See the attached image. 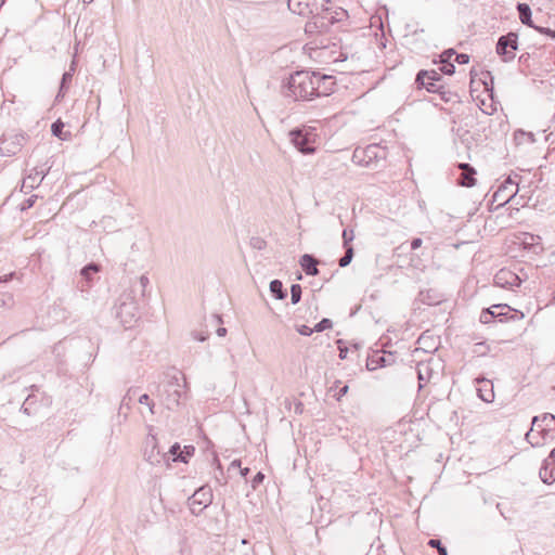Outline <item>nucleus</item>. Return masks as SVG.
I'll list each match as a JSON object with an SVG mask.
<instances>
[{
	"label": "nucleus",
	"instance_id": "5",
	"mask_svg": "<svg viewBox=\"0 0 555 555\" xmlns=\"http://www.w3.org/2000/svg\"><path fill=\"white\" fill-rule=\"evenodd\" d=\"M291 142L294 146L302 154H312L315 149L313 146L315 142V129L312 127H298L289 131L288 133Z\"/></svg>",
	"mask_w": 555,
	"mask_h": 555
},
{
	"label": "nucleus",
	"instance_id": "7",
	"mask_svg": "<svg viewBox=\"0 0 555 555\" xmlns=\"http://www.w3.org/2000/svg\"><path fill=\"white\" fill-rule=\"evenodd\" d=\"M518 49V36L516 33H508L499 37L495 51L503 62H511L515 59V51Z\"/></svg>",
	"mask_w": 555,
	"mask_h": 555
},
{
	"label": "nucleus",
	"instance_id": "6",
	"mask_svg": "<svg viewBox=\"0 0 555 555\" xmlns=\"http://www.w3.org/2000/svg\"><path fill=\"white\" fill-rule=\"evenodd\" d=\"M314 12L311 13L314 17L322 21L323 26L328 30L332 25L340 22L347 12L343 9H334L333 7L326 5V3L313 2Z\"/></svg>",
	"mask_w": 555,
	"mask_h": 555
},
{
	"label": "nucleus",
	"instance_id": "57",
	"mask_svg": "<svg viewBox=\"0 0 555 555\" xmlns=\"http://www.w3.org/2000/svg\"><path fill=\"white\" fill-rule=\"evenodd\" d=\"M241 460L232 461L231 464L229 465L228 470H231L232 468H241Z\"/></svg>",
	"mask_w": 555,
	"mask_h": 555
},
{
	"label": "nucleus",
	"instance_id": "24",
	"mask_svg": "<svg viewBox=\"0 0 555 555\" xmlns=\"http://www.w3.org/2000/svg\"><path fill=\"white\" fill-rule=\"evenodd\" d=\"M551 464V462L545 460L539 472L541 480L546 485H552L555 481V472L553 468H550Z\"/></svg>",
	"mask_w": 555,
	"mask_h": 555
},
{
	"label": "nucleus",
	"instance_id": "18",
	"mask_svg": "<svg viewBox=\"0 0 555 555\" xmlns=\"http://www.w3.org/2000/svg\"><path fill=\"white\" fill-rule=\"evenodd\" d=\"M476 383L479 385L478 397L487 403L492 402L494 400L493 384L486 378H476Z\"/></svg>",
	"mask_w": 555,
	"mask_h": 555
},
{
	"label": "nucleus",
	"instance_id": "17",
	"mask_svg": "<svg viewBox=\"0 0 555 555\" xmlns=\"http://www.w3.org/2000/svg\"><path fill=\"white\" fill-rule=\"evenodd\" d=\"M457 167L462 170L457 181L462 186L470 188L476 184V170L467 163H460Z\"/></svg>",
	"mask_w": 555,
	"mask_h": 555
},
{
	"label": "nucleus",
	"instance_id": "25",
	"mask_svg": "<svg viewBox=\"0 0 555 555\" xmlns=\"http://www.w3.org/2000/svg\"><path fill=\"white\" fill-rule=\"evenodd\" d=\"M167 454V460H165L164 462L168 463L170 457L173 462H182V463H186V456L183 455V452L181 450V447L178 442L173 443L169 451L166 452Z\"/></svg>",
	"mask_w": 555,
	"mask_h": 555
},
{
	"label": "nucleus",
	"instance_id": "54",
	"mask_svg": "<svg viewBox=\"0 0 555 555\" xmlns=\"http://www.w3.org/2000/svg\"><path fill=\"white\" fill-rule=\"evenodd\" d=\"M314 20H315V23H317V28H318V30H319V33H320V34H323V33L328 31V30L325 28V26H323L322 21H321L320 18L314 17Z\"/></svg>",
	"mask_w": 555,
	"mask_h": 555
},
{
	"label": "nucleus",
	"instance_id": "55",
	"mask_svg": "<svg viewBox=\"0 0 555 555\" xmlns=\"http://www.w3.org/2000/svg\"><path fill=\"white\" fill-rule=\"evenodd\" d=\"M528 135L531 141H533V135L531 133H526L522 130H518L515 132V139L518 140L519 137Z\"/></svg>",
	"mask_w": 555,
	"mask_h": 555
},
{
	"label": "nucleus",
	"instance_id": "30",
	"mask_svg": "<svg viewBox=\"0 0 555 555\" xmlns=\"http://www.w3.org/2000/svg\"><path fill=\"white\" fill-rule=\"evenodd\" d=\"M149 284H150L149 278L145 274H143L139 278L138 282L135 284H133L132 291L130 293L132 294L137 291H140L141 296L145 297V293H146V288H147Z\"/></svg>",
	"mask_w": 555,
	"mask_h": 555
},
{
	"label": "nucleus",
	"instance_id": "10",
	"mask_svg": "<svg viewBox=\"0 0 555 555\" xmlns=\"http://www.w3.org/2000/svg\"><path fill=\"white\" fill-rule=\"evenodd\" d=\"M144 457L152 465H158L168 459L166 452L159 449L156 437L151 433L145 440Z\"/></svg>",
	"mask_w": 555,
	"mask_h": 555
},
{
	"label": "nucleus",
	"instance_id": "20",
	"mask_svg": "<svg viewBox=\"0 0 555 555\" xmlns=\"http://www.w3.org/2000/svg\"><path fill=\"white\" fill-rule=\"evenodd\" d=\"M287 7L293 13L299 15L314 12L313 2L310 3L308 0H288Z\"/></svg>",
	"mask_w": 555,
	"mask_h": 555
},
{
	"label": "nucleus",
	"instance_id": "37",
	"mask_svg": "<svg viewBox=\"0 0 555 555\" xmlns=\"http://www.w3.org/2000/svg\"><path fill=\"white\" fill-rule=\"evenodd\" d=\"M429 373H430V367L428 364H418L417 365V374H418V379L420 380H428L429 379Z\"/></svg>",
	"mask_w": 555,
	"mask_h": 555
},
{
	"label": "nucleus",
	"instance_id": "1",
	"mask_svg": "<svg viewBox=\"0 0 555 555\" xmlns=\"http://www.w3.org/2000/svg\"><path fill=\"white\" fill-rule=\"evenodd\" d=\"M321 82L332 83V76L308 70L296 72L284 82V94L295 101H310L327 95L331 88L321 89Z\"/></svg>",
	"mask_w": 555,
	"mask_h": 555
},
{
	"label": "nucleus",
	"instance_id": "64",
	"mask_svg": "<svg viewBox=\"0 0 555 555\" xmlns=\"http://www.w3.org/2000/svg\"><path fill=\"white\" fill-rule=\"evenodd\" d=\"M555 459V448L551 451L548 457L546 459L548 462L553 461Z\"/></svg>",
	"mask_w": 555,
	"mask_h": 555
},
{
	"label": "nucleus",
	"instance_id": "41",
	"mask_svg": "<svg viewBox=\"0 0 555 555\" xmlns=\"http://www.w3.org/2000/svg\"><path fill=\"white\" fill-rule=\"evenodd\" d=\"M441 73L444 75H453L455 72V66L452 62H441V66L439 68Z\"/></svg>",
	"mask_w": 555,
	"mask_h": 555
},
{
	"label": "nucleus",
	"instance_id": "27",
	"mask_svg": "<svg viewBox=\"0 0 555 555\" xmlns=\"http://www.w3.org/2000/svg\"><path fill=\"white\" fill-rule=\"evenodd\" d=\"M270 292L276 299H284L287 296L286 289L280 280H273L270 282Z\"/></svg>",
	"mask_w": 555,
	"mask_h": 555
},
{
	"label": "nucleus",
	"instance_id": "28",
	"mask_svg": "<svg viewBox=\"0 0 555 555\" xmlns=\"http://www.w3.org/2000/svg\"><path fill=\"white\" fill-rule=\"evenodd\" d=\"M529 241L526 238L524 241V245L526 248H532L535 254H539L543 250L542 245L540 244L541 237L532 234L528 235Z\"/></svg>",
	"mask_w": 555,
	"mask_h": 555
},
{
	"label": "nucleus",
	"instance_id": "49",
	"mask_svg": "<svg viewBox=\"0 0 555 555\" xmlns=\"http://www.w3.org/2000/svg\"><path fill=\"white\" fill-rule=\"evenodd\" d=\"M250 244L254 248L262 249L266 245V242L260 237H253Z\"/></svg>",
	"mask_w": 555,
	"mask_h": 555
},
{
	"label": "nucleus",
	"instance_id": "29",
	"mask_svg": "<svg viewBox=\"0 0 555 555\" xmlns=\"http://www.w3.org/2000/svg\"><path fill=\"white\" fill-rule=\"evenodd\" d=\"M72 79H73V74L70 72H65L63 74L62 79H61L60 89H59V92L56 95V100L64 96L65 92L67 91V89L72 82Z\"/></svg>",
	"mask_w": 555,
	"mask_h": 555
},
{
	"label": "nucleus",
	"instance_id": "47",
	"mask_svg": "<svg viewBox=\"0 0 555 555\" xmlns=\"http://www.w3.org/2000/svg\"><path fill=\"white\" fill-rule=\"evenodd\" d=\"M263 479H264V475H263L261 472H258V473L255 475V477L253 478V480H251V488H253L254 490H256V489H257V487H258L260 483H262Z\"/></svg>",
	"mask_w": 555,
	"mask_h": 555
},
{
	"label": "nucleus",
	"instance_id": "45",
	"mask_svg": "<svg viewBox=\"0 0 555 555\" xmlns=\"http://www.w3.org/2000/svg\"><path fill=\"white\" fill-rule=\"evenodd\" d=\"M456 52L454 49H447L440 54V63L441 62H451V59L453 55H455Z\"/></svg>",
	"mask_w": 555,
	"mask_h": 555
},
{
	"label": "nucleus",
	"instance_id": "14",
	"mask_svg": "<svg viewBox=\"0 0 555 555\" xmlns=\"http://www.w3.org/2000/svg\"><path fill=\"white\" fill-rule=\"evenodd\" d=\"M49 170L50 167L46 170L39 169L38 167L33 168L30 173L23 179L22 191L28 193L29 191L38 188L43 178L48 175Z\"/></svg>",
	"mask_w": 555,
	"mask_h": 555
},
{
	"label": "nucleus",
	"instance_id": "23",
	"mask_svg": "<svg viewBox=\"0 0 555 555\" xmlns=\"http://www.w3.org/2000/svg\"><path fill=\"white\" fill-rule=\"evenodd\" d=\"M439 82L440 81H426V83L421 85V89L425 88L428 92L439 93L443 101L449 102L451 100L452 94L450 91H446L444 87Z\"/></svg>",
	"mask_w": 555,
	"mask_h": 555
},
{
	"label": "nucleus",
	"instance_id": "4",
	"mask_svg": "<svg viewBox=\"0 0 555 555\" xmlns=\"http://www.w3.org/2000/svg\"><path fill=\"white\" fill-rule=\"evenodd\" d=\"M138 302L131 293H124L115 307V317L125 328H130L138 320Z\"/></svg>",
	"mask_w": 555,
	"mask_h": 555
},
{
	"label": "nucleus",
	"instance_id": "12",
	"mask_svg": "<svg viewBox=\"0 0 555 555\" xmlns=\"http://www.w3.org/2000/svg\"><path fill=\"white\" fill-rule=\"evenodd\" d=\"M511 311V307L508 305H493L490 308L483 309L480 313V322L483 324L491 323L492 321L499 320L503 321V318Z\"/></svg>",
	"mask_w": 555,
	"mask_h": 555
},
{
	"label": "nucleus",
	"instance_id": "52",
	"mask_svg": "<svg viewBox=\"0 0 555 555\" xmlns=\"http://www.w3.org/2000/svg\"><path fill=\"white\" fill-rule=\"evenodd\" d=\"M194 447L192 446H185L184 449L182 450L183 452V455L186 456V460L193 455L194 453Z\"/></svg>",
	"mask_w": 555,
	"mask_h": 555
},
{
	"label": "nucleus",
	"instance_id": "21",
	"mask_svg": "<svg viewBox=\"0 0 555 555\" xmlns=\"http://www.w3.org/2000/svg\"><path fill=\"white\" fill-rule=\"evenodd\" d=\"M442 77L439 73H437L436 70H425V69H422L417 73L416 75V78H415V85L417 86V88L421 89V85H424L426 83V81H441Z\"/></svg>",
	"mask_w": 555,
	"mask_h": 555
},
{
	"label": "nucleus",
	"instance_id": "56",
	"mask_svg": "<svg viewBox=\"0 0 555 555\" xmlns=\"http://www.w3.org/2000/svg\"><path fill=\"white\" fill-rule=\"evenodd\" d=\"M349 387L347 385L339 388L337 392V399L339 400L343 396H345L348 392Z\"/></svg>",
	"mask_w": 555,
	"mask_h": 555
},
{
	"label": "nucleus",
	"instance_id": "43",
	"mask_svg": "<svg viewBox=\"0 0 555 555\" xmlns=\"http://www.w3.org/2000/svg\"><path fill=\"white\" fill-rule=\"evenodd\" d=\"M139 403L146 404L150 409V412L154 414V403L151 401L150 396L147 393H143L139 398Z\"/></svg>",
	"mask_w": 555,
	"mask_h": 555
},
{
	"label": "nucleus",
	"instance_id": "34",
	"mask_svg": "<svg viewBox=\"0 0 555 555\" xmlns=\"http://www.w3.org/2000/svg\"><path fill=\"white\" fill-rule=\"evenodd\" d=\"M302 289L299 284H293L291 286V301L293 305H296L301 299Z\"/></svg>",
	"mask_w": 555,
	"mask_h": 555
},
{
	"label": "nucleus",
	"instance_id": "31",
	"mask_svg": "<svg viewBox=\"0 0 555 555\" xmlns=\"http://www.w3.org/2000/svg\"><path fill=\"white\" fill-rule=\"evenodd\" d=\"M100 271V264L98 263H94V262H91V263H88L87 266H85L81 271H80V274L87 280V281H91V278L94 273L99 272Z\"/></svg>",
	"mask_w": 555,
	"mask_h": 555
},
{
	"label": "nucleus",
	"instance_id": "51",
	"mask_svg": "<svg viewBox=\"0 0 555 555\" xmlns=\"http://www.w3.org/2000/svg\"><path fill=\"white\" fill-rule=\"evenodd\" d=\"M37 197H38L37 195H31L29 198H27L24 202L22 209H28V208L33 207Z\"/></svg>",
	"mask_w": 555,
	"mask_h": 555
},
{
	"label": "nucleus",
	"instance_id": "40",
	"mask_svg": "<svg viewBox=\"0 0 555 555\" xmlns=\"http://www.w3.org/2000/svg\"><path fill=\"white\" fill-rule=\"evenodd\" d=\"M214 462L217 463V473L215 474V479L219 485L223 486L227 483V480L223 477L221 464L217 457H214Z\"/></svg>",
	"mask_w": 555,
	"mask_h": 555
},
{
	"label": "nucleus",
	"instance_id": "3",
	"mask_svg": "<svg viewBox=\"0 0 555 555\" xmlns=\"http://www.w3.org/2000/svg\"><path fill=\"white\" fill-rule=\"evenodd\" d=\"M386 158V149L370 144L365 147H357L352 154V163L364 168L377 169L379 163Z\"/></svg>",
	"mask_w": 555,
	"mask_h": 555
},
{
	"label": "nucleus",
	"instance_id": "36",
	"mask_svg": "<svg viewBox=\"0 0 555 555\" xmlns=\"http://www.w3.org/2000/svg\"><path fill=\"white\" fill-rule=\"evenodd\" d=\"M427 544L428 546L436 548L438 551V555H448L447 547L439 539H430Z\"/></svg>",
	"mask_w": 555,
	"mask_h": 555
},
{
	"label": "nucleus",
	"instance_id": "58",
	"mask_svg": "<svg viewBox=\"0 0 555 555\" xmlns=\"http://www.w3.org/2000/svg\"><path fill=\"white\" fill-rule=\"evenodd\" d=\"M348 348L347 347H339V358L346 359L347 358Z\"/></svg>",
	"mask_w": 555,
	"mask_h": 555
},
{
	"label": "nucleus",
	"instance_id": "26",
	"mask_svg": "<svg viewBox=\"0 0 555 555\" xmlns=\"http://www.w3.org/2000/svg\"><path fill=\"white\" fill-rule=\"evenodd\" d=\"M21 410L23 411V413H25L28 416L37 413L38 405H37V397L35 393H30L27 396L24 403L22 404Z\"/></svg>",
	"mask_w": 555,
	"mask_h": 555
},
{
	"label": "nucleus",
	"instance_id": "19",
	"mask_svg": "<svg viewBox=\"0 0 555 555\" xmlns=\"http://www.w3.org/2000/svg\"><path fill=\"white\" fill-rule=\"evenodd\" d=\"M299 263L307 275L315 276L319 274V261L314 256L305 254L300 257Z\"/></svg>",
	"mask_w": 555,
	"mask_h": 555
},
{
	"label": "nucleus",
	"instance_id": "13",
	"mask_svg": "<svg viewBox=\"0 0 555 555\" xmlns=\"http://www.w3.org/2000/svg\"><path fill=\"white\" fill-rule=\"evenodd\" d=\"M24 141L23 134H16L11 138L3 137L0 139V154L3 156H12L21 151Z\"/></svg>",
	"mask_w": 555,
	"mask_h": 555
},
{
	"label": "nucleus",
	"instance_id": "33",
	"mask_svg": "<svg viewBox=\"0 0 555 555\" xmlns=\"http://www.w3.org/2000/svg\"><path fill=\"white\" fill-rule=\"evenodd\" d=\"M345 248V255L339 259L338 263L339 267L345 268L347 267L353 258L354 251L352 246L344 247Z\"/></svg>",
	"mask_w": 555,
	"mask_h": 555
},
{
	"label": "nucleus",
	"instance_id": "60",
	"mask_svg": "<svg viewBox=\"0 0 555 555\" xmlns=\"http://www.w3.org/2000/svg\"><path fill=\"white\" fill-rule=\"evenodd\" d=\"M227 334V328L225 327H218L217 328V335L220 336V337H223L225 336Z\"/></svg>",
	"mask_w": 555,
	"mask_h": 555
},
{
	"label": "nucleus",
	"instance_id": "46",
	"mask_svg": "<svg viewBox=\"0 0 555 555\" xmlns=\"http://www.w3.org/2000/svg\"><path fill=\"white\" fill-rule=\"evenodd\" d=\"M535 29L537 31H539L540 34H543V35H546L548 37H551L552 39H555V30L548 28V27H542V26H537L533 28Z\"/></svg>",
	"mask_w": 555,
	"mask_h": 555
},
{
	"label": "nucleus",
	"instance_id": "48",
	"mask_svg": "<svg viewBox=\"0 0 555 555\" xmlns=\"http://www.w3.org/2000/svg\"><path fill=\"white\" fill-rule=\"evenodd\" d=\"M297 332L302 336H310L314 331V327L311 328L307 325H300L297 327Z\"/></svg>",
	"mask_w": 555,
	"mask_h": 555
},
{
	"label": "nucleus",
	"instance_id": "59",
	"mask_svg": "<svg viewBox=\"0 0 555 555\" xmlns=\"http://www.w3.org/2000/svg\"><path fill=\"white\" fill-rule=\"evenodd\" d=\"M334 81L332 80V83L330 82H321V89H324L325 87H330L331 90L328 91V94L333 91Z\"/></svg>",
	"mask_w": 555,
	"mask_h": 555
},
{
	"label": "nucleus",
	"instance_id": "44",
	"mask_svg": "<svg viewBox=\"0 0 555 555\" xmlns=\"http://www.w3.org/2000/svg\"><path fill=\"white\" fill-rule=\"evenodd\" d=\"M488 350H489V347L486 346L485 343H478L475 345L474 352L479 357H483L487 354Z\"/></svg>",
	"mask_w": 555,
	"mask_h": 555
},
{
	"label": "nucleus",
	"instance_id": "63",
	"mask_svg": "<svg viewBox=\"0 0 555 555\" xmlns=\"http://www.w3.org/2000/svg\"><path fill=\"white\" fill-rule=\"evenodd\" d=\"M208 336L206 335H195L194 338L199 340V341H205L207 339Z\"/></svg>",
	"mask_w": 555,
	"mask_h": 555
},
{
	"label": "nucleus",
	"instance_id": "2",
	"mask_svg": "<svg viewBox=\"0 0 555 555\" xmlns=\"http://www.w3.org/2000/svg\"><path fill=\"white\" fill-rule=\"evenodd\" d=\"M555 438V415L544 413L532 418L531 428L526 434V439L531 446H540L541 440H553Z\"/></svg>",
	"mask_w": 555,
	"mask_h": 555
},
{
	"label": "nucleus",
	"instance_id": "50",
	"mask_svg": "<svg viewBox=\"0 0 555 555\" xmlns=\"http://www.w3.org/2000/svg\"><path fill=\"white\" fill-rule=\"evenodd\" d=\"M455 61L459 64H467L469 62V55L466 53H456Z\"/></svg>",
	"mask_w": 555,
	"mask_h": 555
},
{
	"label": "nucleus",
	"instance_id": "38",
	"mask_svg": "<svg viewBox=\"0 0 555 555\" xmlns=\"http://www.w3.org/2000/svg\"><path fill=\"white\" fill-rule=\"evenodd\" d=\"M332 326H333L332 320H330L327 318H323L320 322H318L315 324L314 331L320 333V332H323L325 330L332 328Z\"/></svg>",
	"mask_w": 555,
	"mask_h": 555
},
{
	"label": "nucleus",
	"instance_id": "39",
	"mask_svg": "<svg viewBox=\"0 0 555 555\" xmlns=\"http://www.w3.org/2000/svg\"><path fill=\"white\" fill-rule=\"evenodd\" d=\"M14 299L10 293H0V308L12 307Z\"/></svg>",
	"mask_w": 555,
	"mask_h": 555
},
{
	"label": "nucleus",
	"instance_id": "9",
	"mask_svg": "<svg viewBox=\"0 0 555 555\" xmlns=\"http://www.w3.org/2000/svg\"><path fill=\"white\" fill-rule=\"evenodd\" d=\"M212 502V491L208 486L198 488L189 499V506L194 515H198L205 507Z\"/></svg>",
	"mask_w": 555,
	"mask_h": 555
},
{
	"label": "nucleus",
	"instance_id": "35",
	"mask_svg": "<svg viewBox=\"0 0 555 555\" xmlns=\"http://www.w3.org/2000/svg\"><path fill=\"white\" fill-rule=\"evenodd\" d=\"M305 33L309 37H313L315 35H320V33H319V30L317 28V23H315V20H314L313 15H312L311 20L306 23V25H305Z\"/></svg>",
	"mask_w": 555,
	"mask_h": 555
},
{
	"label": "nucleus",
	"instance_id": "11",
	"mask_svg": "<svg viewBox=\"0 0 555 555\" xmlns=\"http://www.w3.org/2000/svg\"><path fill=\"white\" fill-rule=\"evenodd\" d=\"M518 192L517 182H515L511 177L506 178L505 181L499 186V189L493 194V201H502L500 205H505L513 197L516 196Z\"/></svg>",
	"mask_w": 555,
	"mask_h": 555
},
{
	"label": "nucleus",
	"instance_id": "42",
	"mask_svg": "<svg viewBox=\"0 0 555 555\" xmlns=\"http://www.w3.org/2000/svg\"><path fill=\"white\" fill-rule=\"evenodd\" d=\"M353 238H354L353 230L345 229L343 231V245H344V247L351 246L350 242L353 241Z\"/></svg>",
	"mask_w": 555,
	"mask_h": 555
},
{
	"label": "nucleus",
	"instance_id": "62",
	"mask_svg": "<svg viewBox=\"0 0 555 555\" xmlns=\"http://www.w3.org/2000/svg\"><path fill=\"white\" fill-rule=\"evenodd\" d=\"M12 276H13V273H11L9 275L0 276V283L8 282L9 279H11Z\"/></svg>",
	"mask_w": 555,
	"mask_h": 555
},
{
	"label": "nucleus",
	"instance_id": "61",
	"mask_svg": "<svg viewBox=\"0 0 555 555\" xmlns=\"http://www.w3.org/2000/svg\"><path fill=\"white\" fill-rule=\"evenodd\" d=\"M250 469L248 467L240 468V473L242 477H246L249 474Z\"/></svg>",
	"mask_w": 555,
	"mask_h": 555
},
{
	"label": "nucleus",
	"instance_id": "8",
	"mask_svg": "<svg viewBox=\"0 0 555 555\" xmlns=\"http://www.w3.org/2000/svg\"><path fill=\"white\" fill-rule=\"evenodd\" d=\"M181 387L177 375L171 376L164 386L162 397L164 398V404L167 409L173 410L179 406L183 395Z\"/></svg>",
	"mask_w": 555,
	"mask_h": 555
},
{
	"label": "nucleus",
	"instance_id": "53",
	"mask_svg": "<svg viewBox=\"0 0 555 555\" xmlns=\"http://www.w3.org/2000/svg\"><path fill=\"white\" fill-rule=\"evenodd\" d=\"M422 243H423L422 238H420V237L413 238L411 242V249L414 250V249L420 248L422 246Z\"/></svg>",
	"mask_w": 555,
	"mask_h": 555
},
{
	"label": "nucleus",
	"instance_id": "22",
	"mask_svg": "<svg viewBox=\"0 0 555 555\" xmlns=\"http://www.w3.org/2000/svg\"><path fill=\"white\" fill-rule=\"evenodd\" d=\"M516 9H517L520 22L530 28H534L535 25L532 21V12H531L529 4L517 3Z\"/></svg>",
	"mask_w": 555,
	"mask_h": 555
},
{
	"label": "nucleus",
	"instance_id": "16",
	"mask_svg": "<svg viewBox=\"0 0 555 555\" xmlns=\"http://www.w3.org/2000/svg\"><path fill=\"white\" fill-rule=\"evenodd\" d=\"M392 361V353L385 354L383 352L376 351L367 358L366 367L369 371H374L378 367H385L387 365H390Z\"/></svg>",
	"mask_w": 555,
	"mask_h": 555
},
{
	"label": "nucleus",
	"instance_id": "32",
	"mask_svg": "<svg viewBox=\"0 0 555 555\" xmlns=\"http://www.w3.org/2000/svg\"><path fill=\"white\" fill-rule=\"evenodd\" d=\"M63 129H64V124H63V121L61 119L55 120L51 125V132H52V134L54 137L61 139V140H65L66 139V135H64Z\"/></svg>",
	"mask_w": 555,
	"mask_h": 555
},
{
	"label": "nucleus",
	"instance_id": "15",
	"mask_svg": "<svg viewBox=\"0 0 555 555\" xmlns=\"http://www.w3.org/2000/svg\"><path fill=\"white\" fill-rule=\"evenodd\" d=\"M494 284L504 288H512L521 284L520 278L507 269H501L494 275Z\"/></svg>",
	"mask_w": 555,
	"mask_h": 555
}]
</instances>
